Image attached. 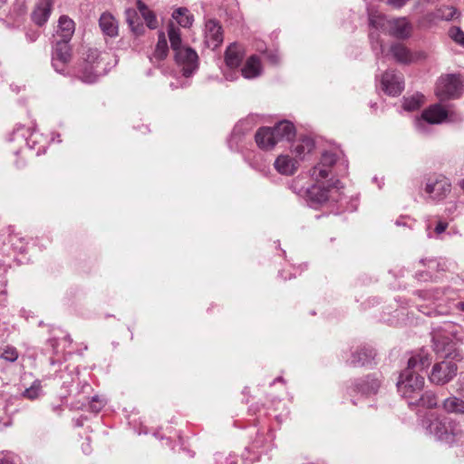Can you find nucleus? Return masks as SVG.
Masks as SVG:
<instances>
[{"label": "nucleus", "instance_id": "nucleus-1", "mask_svg": "<svg viewBox=\"0 0 464 464\" xmlns=\"http://www.w3.org/2000/svg\"><path fill=\"white\" fill-rule=\"evenodd\" d=\"M416 365L417 359L410 358L407 369L401 373L397 382L399 392L411 400L418 397L424 386V378L414 371Z\"/></svg>", "mask_w": 464, "mask_h": 464}, {"label": "nucleus", "instance_id": "nucleus-2", "mask_svg": "<svg viewBox=\"0 0 464 464\" xmlns=\"http://www.w3.org/2000/svg\"><path fill=\"white\" fill-rule=\"evenodd\" d=\"M427 430L438 440L447 444H453L460 435L459 423L448 416H436L430 420Z\"/></svg>", "mask_w": 464, "mask_h": 464}, {"label": "nucleus", "instance_id": "nucleus-3", "mask_svg": "<svg viewBox=\"0 0 464 464\" xmlns=\"http://www.w3.org/2000/svg\"><path fill=\"white\" fill-rule=\"evenodd\" d=\"M463 91V83L459 75L447 74L439 79L436 86V95L441 100L456 99Z\"/></svg>", "mask_w": 464, "mask_h": 464}, {"label": "nucleus", "instance_id": "nucleus-4", "mask_svg": "<svg viewBox=\"0 0 464 464\" xmlns=\"http://www.w3.org/2000/svg\"><path fill=\"white\" fill-rule=\"evenodd\" d=\"M457 371L458 367L455 362L442 361L433 365L429 379L436 385H444L456 376Z\"/></svg>", "mask_w": 464, "mask_h": 464}, {"label": "nucleus", "instance_id": "nucleus-5", "mask_svg": "<svg viewBox=\"0 0 464 464\" xmlns=\"http://www.w3.org/2000/svg\"><path fill=\"white\" fill-rule=\"evenodd\" d=\"M198 54L190 47H184L175 53V60L182 66L183 75L188 77L198 68Z\"/></svg>", "mask_w": 464, "mask_h": 464}, {"label": "nucleus", "instance_id": "nucleus-6", "mask_svg": "<svg viewBox=\"0 0 464 464\" xmlns=\"http://www.w3.org/2000/svg\"><path fill=\"white\" fill-rule=\"evenodd\" d=\"M69 42L57 41L53 52L52 63L58 72L64 71L65 65L71 61L72 53Z\"/></svg>", "mask_w": 464, "mask_h": 464}, {"label": "nucleus", "instance_id": "nucleus-7", "mask_svg": "<svg viewBox=\"0 0 464 464\" xmlns=\"http://www.w3.org/2000/svg\"><path fill=\"white\" fill-rule=\"evenodd\" d=\"M381 83L382 91L392 96L400 95L404 89L402 75L394 72H385L382 76Z\"/></svg>", "mask_w": 464, "mask_h": 464}, {"label": "nucleus", "instance_id": "nucleus-8", "mask_svg": "<svg viewBox=\"0 0 464 464\" xmlns=\"http://www.w3.org/2000/svg\"><path fill=\"white\" fill-rule=\"evenodd\" d=\"M99 53L97 50H90V53L88 54L83 68L82 69L79 78L82 82L86 83H93L97 81L99 77V73L97 71Z\"/></svg>", "mask_w": 464, "mask_h": 464}, {"label": "nucleus", "instance_id": "nucleus-9", "mask_svg": "<svg viewBox=\"0 0 464 464\" xmlns=\"http://www.w3.org/2000/svg\"><path fill=\"white\" fill-rule=\"evenodd\" d=\"M451 185L449 180L444 177H440L435 179H429L425 191L434 200L443 199L450 192Z\"/></svg>", "mask_w": 464, "mask_h": 464}, {"label": "nucleus", "instance_id": "nucleus-10", "mask_svg": "<svg viewBox=\"0 0 464 464\" xmlns=\"http://www.w3.org/2000/svg\"><path fill=\"white\" fill-rule=\"evenodd\" d=\"M205 43L212 49H216L223 43L222 27L216 20H208L205 24Z\"/></svg>", "mask_w": 464, "mask_h": 464}, {"label": "nucleus", "instance_id": "nucleus-11", "mask_svg": "<svg viewBox=\"0 0 464 464\" xmlns=\"http://www.w3.org/2000/svg\"><path fill=\"white\" fill-rule=\"evenodd\" d=\"M447 117L448 111L440 104H434L422 112L421 120H419L417 124L420 126L422 121L430 124H439Z\"/></svg>", "mask_w": 464, "mask_h": 464}, {"label": "nucleus", "instance_id": "nucleus-12", "mask_svg": "<svg viewBox=\"0 0 464 464\" xmlns=\"http://www.w3.org/2000/svg\"><path fill=\"white\" fill-rule=\"evenodd\" d=\"M273 128L262 127L256 133V142L262 150H272L278 142Z\"/></svg>", "mask_w": 464, "mask_h": 464}, {"label": "nucleus", "instance_id": "nucleus-13", "mask_svg": "<svg viewBox=\"0 0 464 464\" xmlns=\"http://www.w3.org/2000/svg\"><path fill=\"white\" fill-rule=\"evenodd\" d=\"M53 0H38L36 6L32 14V19L37 25L45 24L51 14Z\"/></svg>", "mask_w": 464, "mask_h": 464}, {"label": "nucleus", "instance_id": "nucleus-14", "mask_svg": "<svg viewBox=\"0 0 464 464\" xmlns=\"http://www.w3.org/2000/svg\"><path fill=\"white\" fill-rule=\"evenodd\" d=\"M411 24L406 18H396L388 22L387 31L397 38H407L411 34Z\"/></svg>", "mask_w": 464, "mask_h": 464}, {"label": "nucleus", "instance_id": "nucleus-15", "mask_svg": "<svg viewBox=\"0 0 464 464\" xmlns=\"http://www.w3.org/2000/svg\"><path fill=\"white\" fill-rule=\"evenodd\" d=\"M243 57L244 50L236 43L231 44L226 50L225 62L227 66L231 69L237 68L241 64Z\"/></svg>", "mask_w": 464, "mask_h": 464}, {"label": "nucleus", "instance_id": "nucleus-16", "mask_svg": "<svg viewBox=\"0 0 464 464\" xmlns=\"http://www.w3.org/2000/svg\"><path fill=\"white\" fill-rule=\"evenodd\" d=\"M374 357V350L371 347L363 346L353 353L350 363L354 367L364 366L371 363Z\"/></svg>", "mask_w": 464, "mask_h": 464}, {"label": "nucleus", "instance_id": "nucleus-17", "mask_svg": "<svg viewBox=\"0 0 464 464\" xmlns=\"http://www.w3.org/2000/svg\"><path fill=\"white\" fill-rule=\"evenodd\" d=\"M274 166L282 175H293L297 169V161L288 155H280L275 160Z\"/></svg>", "mask_w": 464, "mask_h": 464}, {"label": "nucleus", "instance_id": "nucleus-18", "mask_svg": "<svg viewBox=\"0 0 464 464\" xmlns=\"http://www.w3.org/2000/svg\"><path fill=\"white\" fill-rule=\"evenodd\" d=\"M74 22L66 15H62L58 21L56 34L61 37L60 41L69 42L74 33Z\"/></svg>", "mask_w": 464, "mask_h": 464}, {"label": "nucleus", "instance_id": "nucleus-19", "mask_svg": "<svg viewBox=\"0 0 464 464\" xmlns=\"http://www.w3.org/2000/svg\"><path fill=\"white\" fill-rule=\"evenodd\" d=\"M278 142L281 140H291L295 136V128L292 122L282 121L273 127Z\"/></svg>", "mask_w": 464, "mask_h": 464}, {"label": "nucleus", "instance_id": "nucleus-20", "mask_svg": "<svg viewBox=\"0 0 464 464\" xmlns=\"http://www.w3.org/2000/svg\"><path fill=\"white\" fill-rule=\"evenodd\" d=\"M441 407L447 413L464 415V400L455 395L446 398Z\"/></svg>", "mask_w": 464, "mask_h": 464}, {"label": "nucleus", "instance_id": "nucleus-21", "mask_svg": "<svg viewBox=\"0 0 464 464\" xmlns=\"http://www.w3.org/2000/svg\"><path fill=\"white\" fill-rule=\"evenodd\" d=\"M241 72L242 75L246 79H253L259 76L261 74L260 59L256 55L250 56L246 60Z\"/></svg>", "mask_w": 464, "mask_h": 464}, {"label": "nucleus", "instance_id": "nucleus-22", "mask_svg": "<svg viewBox=\"0 0 464 464\" xmlns=\"http://www.w3.org/2000/svg\"><path fill=\"white\" fill-rule=\"evenodd\" d=\"M99 24L103 32L108 36L113 37L118 34V24L114 17L111 14L104 13L101 15Z\"/></svg>", "mask_w": 464, "mask_h": 464}, {"label": "nucleus", "instance_id": "nucleus-23", "mask_svg": "<svg viewBox=\"0 0 464 464\" xmlns=\"http://www.w3.org/2000/svg\"><path fill=\"white\" fill-rule=\"evenodd\" d=\"M314 149V142L311 138L304 137L301 139L293 148L292 151L295 157L304 160L305 156L311 153Z\"/></svg>", "mask_w": 464, "mask_h": 464}, {"label": "nucleus", "instance_id": "nucleus-24", "mask_svg": "<svg viewBox=\"0 0 464 464\" xmlns=\"http://www.w3.org/2000/svg\"><path fill=\"white\" fill-rule=\"evenodd\" d=\"M391 53L398 63H410L413 61V55L401 44H395L391 46Z\"/></svg>", "mask_w": 464, "mask_h": 464}, {"label": "nucleus", "instance_id": "nucleus-25", "mask_svg": "<svg viewBox=\"0 0 464 464\" xmlns=\"http://www.w3.org/2000/svg\"><path fill=\"white\" fill-rule=\"evenodd\" d=\"M416 398V400L411 401L409 403L411 405L422 406L428 409H433L438 406V398L432 392H426Z\"/></svg>", "mask_w": 464, "mask_h": 464}, {"label": "nucleus", "instance_id": "nucleus-26", "mask_svg": "<svg viewBox=\"0 0 464 464\" xmlns=\"http://www.w3.org/2000/svg\"><path fill=\"white\" fill-rule=\"evenodd\" d=\"M136 5L139 12L146 22L147 26L150 29L157 28L158 21L155 14L141 0H137Z\"/></svg>", "mask_w": 464, "mask_h": 464}, {"label": "nucleus", "instance_id": "nucleus-27", "mask_svg": "<svg viewBox=\"0 0 464 464\" xmlns=\"http://www.w3.org/2000/svg\"><path fill=\"white\" fill-rule=\"evenodd\" d=\"M309 198L317 203H323L328 200L331 189L321 185H314L308 190Z\"/></svg>", "mask_w": 464, "mask_h": 464}, {"label": "nucleus", "instance_id": "nucleus-28", "mask_svg": "<svg viewBox=\"0 0 464 464\" xmlns=\"http://www.w3.org/2000/svg\"><path fill=\"white\" fill-rule=\"evenodd\" d=\"M433 349L437 353H448L451 349V341L440 333H435L432 336Z\"/></svg>", "mask_w": 464, "mask_h": 464}, {"label": "nucleus", "instance_id": "nucleus-29", "mask_svg": "<svg viewBox=\"0 0 464 464\" xmlns=\"http://www.w3.org/2000/svg\"><path fill=\"white\" fill-rule=\"evenodd\" d=\"M125 16L131 31L136 35L142 34L144 32V27L143 24L140 23L137 11L133 8H129L125 11Z\"/></svg>", "mask_w": 464, "mask_h": 464}, {"label": "nucleus", "instance_id": "nucleus-30", "mask_svg": "<svg viewBox=\"0 0 464 464\" xmlns=\"http://www.w3.org/2000/svg\"><path fill=\"white\" fill-rule=\"evenodd\" d=\"M381 381L374 376H367L361 383L358 384V389L365 394H374L380 388Z\"/></svg>", "mask_w": 464, "mask_h": 464}, {"label": "nucleus", "instance_id": "nucleus-31", "mask_svg": "<svg viewBox=\"0 0 464 464\" xmlns=\"http://www.w3.org/2000/svg\"><path fill=\"white\" fill-rule=\"evenodd\" d=\"M172 17L182 27H189L193 23V16L189 14L187 8L179 7L173 12Z\"/></svg>", "mask_w": 464, "mask_h": 464}, {"label": "nucleus", "instance_id": "nucleus-32", "mask_svg": "<svg viewBox=\"0 0 464 464\" xmlns=\"http://www.w3.org/2000/svg\"><path fill=\"white\" fill-rule=\"evenodd\" d=\"M168 35L170 42V46L175 53L185 47L182 45L180 30L178 27L170 24L168 29Z\"/></svg>", "mask_w": 464, "mask_h": 464}, {"label": "nucleus", "instance_id": "nucleus-33", "mask_svg": "<svg viewBox=\"0 0 464 464\" xmlns=\"http://www.w3.org/2000/svg\"><path fill=\"white\" fill-rule=\"evenodd\" d=\"M425 98L422 94L415 93L410 97H405L403 108L406 111H415L424 103Z\"/></svg>", "mask_w": 464, "mask_h": 464}, {"label": "nucleus", "instance_id": "nucleus-34", "mask_svg": "<svg viewBox=\"0 0 464 464\" xmlns=\"http://www.w3.org/2000/svg\"><path fill=\"white\" fill-rule=\"evenodd\" d=\"M169 47L164 33L159 34L158 43L154 52V57L158 60H163L167 57Z\"/></svg>", "mask_w": 464, "mask_h": 464}, {"label": "nucleus", "instance_id": "nucleus-35", "mask_svg": "<svg viewBox=\"0 0 464 464\" xmlns=\"http://www.w3.org/2000/svg\"><path fill=\"white\" fill-rule=\"evenodd\" d=\"M389 21L390 20H387L386 17L380 13H371L369 14L370 25L376 29L387 31Z\"/></svg>", "mask_w": 464, "mask_h": 464}, {"label": "nucleus", "instance_id": "nucleus-36", "mask_svg": "<svg viewBox=\"0 0 464 464\" xmlns=\"http://www.w3.org/2000/svg\"><path fill=\"white\" fill-rule=\"evenodd\" d=\"M449 35L455 43L464 46V32L459 27H451Z\"/></svg>", "mask_w": 464, "mask_h": 464}, {"label": "nucleus", "instance_id": "nucleus-37", "mask_svg": "<svg viewBox=\"0 0 464 464\" xmlns=\"http://www.w3.org/2000/svg\"><path fill=\"white\" fill-rule=\"evenodd\" d=\"M329 175V169L326 167H324L321 164H318L312 169V177L316 180L319 181L321 179H324L327 178Z\"/></svg>", "mask_w": 464, "mask_h": 464}, {"label": "nucleus", "instance_id": "nucleus-38", "mask_svg": "<svg viewBox=\"0 0 464 464\" xmlns=\"http://www.w3.org/2000/svg\"><path fill=\"white\" fill-rule=\"evenodd\" d=\"M0 357L5 359V361L14 362L18 358V352L13 346H6L4 348L3 353L0 354Z\"/></svg>", "mask_w": 464, "mask_h": 464}, {"label": "nucleus", "instance_id": "nucleus-39", "mask_svg": "<svg viewBox=\"0 0 464 464\" xmlns=\"http://www.w3.org/2000/svg\"><path fill=\"white\" fill-rule=\"evenodd\" d=\"M41 392V385L39 382H34L32 386L24 392V396L30 399H36Z\"/></svg>", "mask_w": 464, "mask_h": 464}, {"label": "nucleus", "instance_id": "nucleus-40", "mask_svg": "<svg viewBox=\"0 0 464 464\" xmlns=\"http://www.w3.org/2000/svg\"><path fill=\"white\" fill-rule=\"evenodd\" d=\"M411 358L417 359V365L415 368H418L419 370H423L427 368L431 362V357L427 353L423 352V354H419L417 356H412Z\"/></svg>", "mask_w": 464, "mask_h": 464}, {"label": "nucleus", "instance_id": "nucleus-41", "mask_svg": "<svg viewBox=\"0 0 464 464\" xmlns=\"http://www.w3.org/2000/svg\"><path fill=\"white\" fill-rule=\"evenodd\" d=\"M336 161V155L333 152H324L322 155L321 162L320 164L324 167L330 168L332 167Z\"/></svg>", "mask_w": 464, "mask_h": 464}, {"label": "nucleus", "instance_id": "nucleus-42", "mask_svg": "<svg viewBox=\"0 0 464 464\" xmlns=\"http://www.w3.org/2000/svg\"><path fill=\"white\" fill-rule=\"evenodd\" d=\"M103 402L99 400L98 396L92 397V400L90 403V409L94 412H99L103 407Z\"/></svg>", "mask_w": 464, "mask_h": 464}, {"label": "nucleus", "instance_id": "nucleus-43", "mask_svg": "<svg viewBox=\"0 0 464 464\" xmlns=\"http://www.w3.org/2000/svg\"><path fill=\"white\" fill-rule=\"evenodd\" d=\"M441 11L443 12L441 17L446 20H450L456 14V10L453 7H445Z\"/></svg>", "mask_w": 464, "mask_h": 464}, {"label": "nucleus", "instance_id": "nucleus-44", "mask_svg": "<svg viewBox=\"0 0 464 464\" xmlns=\"http://www.w3.org/2000/svg\"><path fill=\"white\" fill-rule=\"evenodd\" d=\"M409 0H387V4L393 8H401Z\"/></svg>", "mask_w": 464, "mask_h": 464}, {"label": "nucleus", "instance_id": "nucleus-45", "mask_svg": "<svg viewBox=\"0 0 464 464\" xmlns=\"http://www.w3.org/2000/svg\"><path fill=\"white\" fill-rule=\"evenodd\" d=\"M447 227H448V223L440 221L435 227V231L437 234H441L442 232H444L446 230Z\"/></svg>", "mask_w": 464, "mask_h": 464}, {"label": "nucleus", "instance_id": "nucleus-46", "mask_svg": "<svg viewBox=\"0 0 464 464\" xmlns=\"http://www.w3.org/2000/svg\"><path fill=\"white\" fill-rule=\"evenodd\" d=\"M458 383H459L458 392H459V394H461L464 397V376H461L459 379Z\"/></svg>", "mask_w": 464, "mask_h": 464}, {"label": "nucleus", "instance_id": "nucleus-47", "mask_svg": "<svg viewBox=\"0 0 464 464\" xmlns=\"http://www.w3.org/2000/svg\"><path fill=\"white\" fill-rule=\"evenodd\" d=\"M378 37H379V35H378V34H375L374 33H371V34H370V38H371V40H372V47H373L374 49H376L377 47H376V45L373 44V40H374V39L378 40Z\"/></svg>", "mask_w": 464, "mask_h": 464}, {"label": "nucleus", "instance_id": "nucleus-48", "mask_svg": "<svg viewBox=\"0 0 464 464\" xmlns=\"http://www.w3.org/2000/svg\"><path fill=\"white\" fill-rule=\"evenodd\" d=\"M270 58H271V61L273 63H277V61H278L277 56L276 54L275 55H271Z\"/></svg>", "mask_w": 464, "mask_h": 464}, {"label": "nucleus", "instance_id": "nucleus-49", "mask_svg": "<svg viewBox=\"0 0 464 464\" xmlns=\"http://www.w3.org/2000/svg\"><path fill=\"white\" fill-rule=\"evenodd\" d=\"M459 186L464 190V179L459 182Z\"/></svg>", "mask_w": 464, "mask_h": 464}, {"label": "nucleus", "instance_id": "nucleus-50", "mask_svg": "<svg viewBox=\"0 0 464 464\" xmlns=\"http://www.w3.org/2000/svg\"><path fill=\"white\" fill-rule=\"evenodd\" d=\"M459 306L461 307L462 310H464V303H460Z\"/></svg>", "mask_w": 464, "mask_h": 464}, {"label": "nucleus", "instance_id": "nucleus-51", "mask_svg": "<svg viewBox=\"0 0 464 464\" xmlns=\"http://www.w3.org/2000/svg\"><path fill=\"white\" fill-rule=\"evenodd\" d=\"M379 47H380V51H381V52H382V51H383V49H382V44H380V46H379Z\"/></svg>", "mask_w": 464, "mask_h": 464}, {"label": "nucleus", "instance_id": "nucleus-52", "mask_svg": "<svg viewBox=\"0 0 464 464\" xmlns=\"http://www.w3.org/2000/svg\"><path fill=\"white\" fill-rule=\"evenodd\" d=\"M5 0H0V4L4 3Z\"/></svg>", "mask_w": 464, "mask_h": 464}]
</instances>
